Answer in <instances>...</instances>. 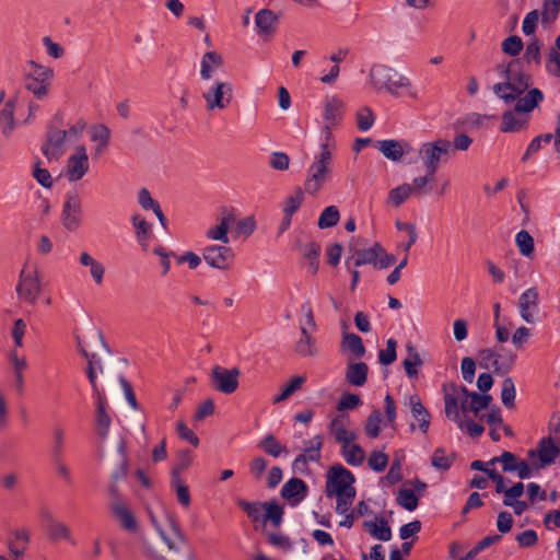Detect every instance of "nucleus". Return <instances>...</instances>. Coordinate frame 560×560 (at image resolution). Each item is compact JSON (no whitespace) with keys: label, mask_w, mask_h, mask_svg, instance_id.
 <instances>
[{"label":"nucleus","mask_w":560,"mask_h":560,"mask_svg":"<svg viewBox=\"0 0 560 560\" xmlns=\"http://www.w3.org/2000/svg\"><path fill=\"white\" fill-rule=\"evenodd\" d=\"M495 70L501 81L492 86V92L505 105L517 102L530 90L532 75L522 69L518 60L498 63Z\"/></svg>","instance_id":"f257e3e1"},{"label":"nucleus","mask_w":560,"mask_h":560,"mask_svg":"<svg viewBox=\"0 0 560 560\" xmlns=\"http://www.w3.org/2000/svg\"><path fill=\"white\" fill-rule=\"evenodd\" d=\"M544 101L542 92L534 88L522 98L514 102V107L505 110L501 116L500 131L504 133L526 130L532 112Z\"/></svg>","instance_id":"f03ea898"},{"label":"nucleus","mask_w":560,"mask_h":560,"mask_svg":"<svg viewBox=\"0 0 560 560\" xmlns=\"http://www.w3.org/2000/svg\"><path fill=\"white\" fill-rule=\"evenodd\" d=\"M369 78L371 85L376 90L385 89L392 95L398 96V90L404 89L408 97L415 101L420 100V95L413 88L410 79L406 75L398 74L393 68L386 65H373L370 69Z\"/></svg>","instance_id":"7ed1b4c3"},{"label":"nucleus","mask_w":560,"mask_h":560,"mask_svg":"<svg viewBox=\"0 0 560 560\" xmlns=\"http://www.w3.org/2000/svg\"><path fill=\"white\" fill-rule=\"evenodd\" d=\"M334 143L323 142L320 152L314 155V162L307 170V177L304 182V190L308 195L317 194L331 174Z\"/></svg>","instance_id":"20e7f679"},{"label":"nucleus","mask_w":560,"mask_h":560,"mask_svg":"<svg viewBox=\"0 0 560 560\" xmlns=\"http://www.w3.org/2000/svg\"><path fill=\"white\" fill-rule=\"evenodd\" d=\"M151 522L165 544L171 558L179 555L182 546L188 544L176 520L167 512L164 513L163 522H159L153 514H150Z\"/></svg>","instance_id":"39448f33"},{"label":"nucleus","mask_w":560,"mask_h":560,"mask_svg":"<svg viewBox=\"0 0 560 560\" xmlns=\"http://www.w3.org/2000/svg\"><path fill=\"white\" fill-rule=\"evenodd\" d=\"M453 154L452 142L444 138L424 142L418 150L419 159L429 174H435L441 163L447 162Z\"/></svg>","instance_id":"423d86ee"},{"label":"nucleus","mask_w":560,"mask_h":560,"mask_svg":"<svg viewBox=\"0 0 560 560\" xmlns=\"http://www.w3.org/2000/svg\"><path fill=\"white\" fill-rule=\"evenodd\" d=\"M345 103L336 95H327L324 98L323 104V119L324 124L322 132L324 135V141L328 143L332 142V130L339 125L345 114Z\"/></svg>","instance_id":"0eeeda50"},{"label":"nucleus","mask_w":560,"mask_h":560,"mask_svg":"<svg viewBox=\"0 0 560 560\" xmlns=\"http://www.w3.org/2000/svg\"><path fill=\"white\" fill-rule=\"evenodd\" d=\"M202 98L206 102L207 110H224L232 102L233 85L229 81L215 80L202 92Z\"/></svg>","instance_id":"6e6552de"},{"label":"nucleus","mask_w":560,"mask_h":560,"mask_svg":"<svg viewBox=\"0 0 560 560\" xmlns=\"http://www.w3.org/2000/svg\"><path fill=\"white\" fill-rule=\"evenodd\" d=\"M354 481L353 474L342 465L337 464L331 466L327 471V497L332 498L335 494L355 492V488L353 487Z\"/></svg>","instance_id":"1a4fd4ad"},{"label":"nucleus","mask_w":560,"mask_h":560,"mask_svg":"<svg viewBox=\"0 0 560 560\" xmlns=\"http://www.w3.org/2000/svg\"><path fill=\"white\" fill-rule=\"evenodd\" d=\"M15 291L20 300L31 305L36 304L42 292L38 271L24 267L20 272Z\"/></svg>","instance_id":"9d476101"},{"label":"nucleus","mask_w":560,"mask_h":560,"mask_svg":"<svg viewBox=\"0 0 560 560\" xmlns=\"http://www.w3.org/2000/svg\"><path fill=\"white\" fill-rule=\"evenodd\" d=\"M68 148V131L66 129H59L54 126H49L45 141L42 145V153L50 161L59 160L67 151Z\"/></svg>","instance_id":"9b49d317"},{"label":"nucleus","mask_w":560,"mask_h":560,"mask_svg":"<svg viewBox=\"0 0 560 560\" xmlns=\"http://www.w3.org/2000/svg\"><path fill=\"white\" fill-rule=\"evenodd\" d=\"M466 395L467 388L464 386H458L454 383L443 386L445 416L454 421L460 430L464 429V418L459 413V401L460 397H465Z\"/></svg>","instance_id":"f8f14e48"},{"label":"nucleus","mask_w":560,"mask_h":560,"mask_svg":"<svg viewBox=\"0 0 560 560\" xmlns=\"http://www.w3.org/2000/svg\"><path fill=\"white\" fill-rule=\"evenodd\" d=\"M202 258L209 267L226 271L231 269L235 254L226 244L208 245L202 249Z\"/></svg>","instance_id":"ddd939ff"},{"label":"nucleus","mask_w":560,"mask_h":560,"mask_svg":"<svg viewBox=\"0 0 560 560\" xmlns=\"http://www.w3.org/2000/svg\"><path fill=\"white\" fill-rule=\"evenodd\" d=\"M240 376V369H224L220 365H214L210 373L213 387L225 395L233 394L238 388Z\"/></svg>","instance_id":"4468645a"},{"label":"nucleus","mask_w":560,"mask_h":560,"mask_svg":"<svg viewBox=\"0 0 560 560\" xmlns=\"http://www.w3.org/2000/svg\"><path fill=\"white\" fill-rule=\"evenodd\" d=\"M90 162L86 148L78 145L74 152L68 158L66 165V175L69 182H78L89 172Z\"/></svg>","instance_id":"2eb2a0df"},{"label":"nucleus","mask_w":560,"mask_h":560,"mask_svg":"<svg viewBox=\"0 0 560 560\" xmlns=\"http://www.w3.org/2000/svg\"><path fill=\"white\" fill-rule=\"evenodd\" d=\"M280 22V13L270 9H261L255 14L256 34L264 40L273 37Z\"/></svg>","instance_id":"dca6fc26"},{"label":"nucleus","mask_w":560,"mask_h":560,"mask_svg":"<svg viewBox=\"0 0 560 560\" xmlns=\"http://www.w3.org/2000/svg\"><path fill=\"white\" fill-rule=\"evenodd\" d=\"M219 224L210 226L206 236L209 240L221 242L222 244H229V230L230 226L235 222V215L232 209H223L220 217L218 218Z\"/></svg>","instance_id":"f3484780"},{"label":"nucleus","mask_w":560,"mask_h":560,"mask_svg":"<svg viewBox=\"0 0 560 560\" xmlns=\"http://www.w3.org/2000/svg\"><path fill=\"white\" fill-rule=\"evenodd\" d=\"M16 102V97L9 98L0 109V133L7 140L12 138L19 125L15 119Z\"/></svg>","instance_id":"a211bd4d"},{"label":"nucleus","mask_w":560,"mask_h":560,"mask_svg":"<svg viewBox=\"0 0 560 560\" xmlns=\"http://www.w3.org/2000/svg\"><path fill=\"white\" fill-rule=\"evenodd\" d=\"M376 148L386 159L394 162H399L405 154H409L412 151L409 142L394 139L377 141Z\"/></svg>","instance_id":"6ab92c4d"},{"label":"nucleus","mask_w":560,"mask_h":560,"mask_svg":"<svg viewBox=\"0 0 560 560\" xmlns=\"http://www.w3.org/2000/svg\"><path fill=\"white\" fill-rule=\"evenodd\" d=\"M520 315L524 322L532 324L535 322L538 312V291L536 288L527 289L518 300Z\"/></svg>","instance_id":"aec40b11"},{"label":"nucleus","mask_w":560,"mask_h":560,"mask_svg":"<svg viewBox=\"0 0 560 560\" xmlns=\"http://www.w3.org/2000/svg\"><path fill=\"white\" fill-rule=\"evenodd\" d=\"M560 450L552 438H544L538 444L537 451H529V456L537 455L539 458V466L546 467L551 465L559 456Z\"/></svg>","instance_id":"412c9836"},{"label":"nucleus","mask_w":560,"mask_h":560,"mask_svg":"<svg viewBox=\"0 0 560 560\" xmlns=\"http://www.w3.org/2000/svg\"><path fill=\"white\" fill-rule=\"evenodd\" d=\"M306 494L307 486L302 479L299 478L289 479L281 489V497L292 505H295L304 500Z\"/></svg>","instance_id":"4be33fe9"},{"label":"nucleus","mask_w":560,"mask_h":560,"mask_svg":"<svg viewBox=\"0 0 560 560\" xmlns=\"http://www.w3.org/2000/svg\"><path fill=\"white\" fill-rule=\"evenodd\" d=\"M347 417L339 415L332 418L328 425V431L334 435L335 441L341 445L357 440V432L347 429Z\"/></svg>","instance_id":"5701e85b"},{"label":"nucleus","mask_w":560,"mask_h":560,"mask_svg":"<svg viewBox=\"0 0 560 560\" xmlns=\"http://www.w3.org/2000/svg\"><path fill=\"white\" fill-rule=\"evenodd\" d=\"M223 57L217 51H207L200 60V78L209 81L223 67Z\"/></svg>","instance_id":"b1692460"},{"label":"nucleus","mask_w":560,"mask_h":560,"mask_svg":"<svg viewBox=\"0 0 560 560\" xmlns=\"http://www.w3.org/2000/svg\"><path fill=\"white\" fill-rule=\"evenodd\" d=\"M30 532L25 528L15 529L12 532L11 538L8 540V549L14 560H18L24 556L30 542Z\"/></svg>","instance_id":"393cba45"},{"label":"nucleus","mask_w":560,"mask_h":560,"mask_svg":"<svg viewBox=\"0 0 560 560\" xmlns=\"http://www.w3.org/2000/svg\"><path fill=\"white\" fill-rule=\"evenodd\" d=\"M94 399L96 404L95 421L97 432L101 439H106L112 424V419L106 410L107 399L105 395Z\"/></svg>","instance_id":"a878e982"},{"label":"nucleus","mask_w":560,"mask_h":560,"mask_svg":"<svg viewBox=\"0 0 560 560\" xmlns=\"http://www.w3.org/2000/svg\"><path fill=\"white\" fill-rule=\"evenodd\" d=\"M112 515L119 522L120 526L129 532L138 528V522L126 503L108 505Z\"/></svg>","instance_id":"bb28decb"},{"label":"nucleus","mask_w":560,"mask_h":560,"mask_svg":"<svg viewBox=\"0 0 560 560\" xmlns=\"http://www.w3.org/2000/svg\"><path fill=\"white\" fill-rule=\"evenodd\" d=\"M378 250H376V243L366 249H354L353 254L346 258V266L350 269L351 264L359 268L363 265L370 264L376 267Z\"/></svg>","instance_id":"cd10ccee"},{"label":"nucleus","mask_w":560,"mask_h":560,"mask_svg":"<svg viewBox=\"0 0 560 560\" xmlns=\"http://www.w3.org/2000/svg\"><path fill=\"white\" fill-rule=\"evenodd\" d=\"M48 538L54 542L66 540L71 545H77V541L72 537L70 527L62 521L51 518L50 524H47Z\"/></svg>","instance_id":"c85d7f7f"},{"label":"nucleus","mask_w":560,"mask_h":560,"mask_svg":"<svg viewBox=\"0 0 560 560\" xmlns=\"http://www.w3.org/2000/svg\"><path fill=\"white\" fill-rule=\"evenodd\" d=\"M363 527L372 537L378 540L388 541L392 538V529L383 517L365 521Z\"/></svg>","instance_id":"c756f323"},{"label":"nucleus","mask_w":560,"mask_h":560,"mask_svg":"<svg viewBox=\"0 0 560 560\" xmlns=\"http://www.w3.org/2000/svg\"><path fill=\"white\" fill-rule=\"evenodd\" d=\"M302 256L305 260L307 271L312 275H316L319 268V255L320 246L316 242H308L304 245H300Z\"/></svg>","instance_id":"7c9ffc66"},{"label":"nucleus","mask_w":560,"mask_h":560,"mask_svg":"<svg viewBox=\"0 0 560 560\" xmlns=\"http://www.w3.org/2000/svg\"><path fill=\"white\" fill-rule=\"evenodd\" d=\"M409 406L411 415L419 422V429L422 433H427L430 427L431 415L422 405L420 398L417 395L409 397Z\"/></svg>","instance_id":"2f4dec72"},{"label":"nucleus","mask_w":560,"mask_h":560,"mask_svg":"<svg viewBox=\"0 0 560 560\" xmlns=\"http://www.w3.org/2000/svg\"><path fill=\"white\" fill-rule=\"evenodd\" d=\"M79 262L81 266L88 267L90 269V275L96 285L103 283L105 267L102 262L92 257L88 252L80 253Z\"/></svg>","instance_id":"473e14b6"},{"label":"nucleus","mask_w":560,"mask_h":560,"mask_svg":"<svg viewBox=\"0 0 560 560\" xmlns=\"http://www.w3.org/2000/svg\"><path fill=\"white\" fill-rule=\"evenodd\" d=\"M369 368L364 362H349L346 380L353 386H363L366 383Z\"/></svg>","instance_id":"72a5a7b5"},{"label":"nucleus","mask_w":560,"mask_h":560,"mask_svg":"<svg viewBox=\"0 0 560 560\" xmlns=\"http://www.w3.org/2000/svg\"><path fill=\"white\" fill-rule=\"evenodd\" d=\"M90 138L96 143L95 152L101 154L109 144L110 130L104 124H96L90 127Z\"/></svg>","instance_id":"f704fd0d"},{"label":"nucleus","mask_w":560,"mask_h":560,"mask_svg":"<svg viewBox=\"0 0 560 560\" xmlns=\"http://www.w3.org/2000/svg\"><path fill=\"white\" fill-rule=\"evenodd\" d=\"M560 14V0H544L539 11L540 23L544 27L552 25Z\"/></svg>","instance_id":"c9c22d12"},{"label":"nucleus","mask_w":560,"mask_h":560,"mask_svg":"<svg viewBox=\"0 0 560 560\" xmlns=\"http://www.w3.org/2000/svg\"><path fill=\"white\" fill-rule=\"evenodd\" d=\"M340 347L343 351H350L354 359H361L365 354V347L361 337L353 332L342 334Z\"/></svg>","instance_id":"e433bc0d"},{"label":"nucleus","mask_w":560,"mask_h":560,"mask_svg":"<svg viewBox=\"0 0 560 560\" xmlns=\"http://www.w3.org/2000/svg\"><path fill=\"white\" fill-rule=\"evenodd\" d=\"M407 357L402 361L405 372L408 377L413 378L418 375V368L422 365V360L417 348L411 343L406 345Z\"/></svg>","instance_id":"4c0bfd02"},{"label":"nucleus","mask_w":560,"mask_h":560,"mask_svg":"<svg viewBox=\"0 0 560 560\" xmlns=\"http://www.w3.org/2000/svg\"><path fill=\"white\" fill-rule=\"evenodd\" d=\"M340 452L346 463L350 466H360L365 459V452L363 448L353 442L342 444Z\"/></svg>","instance_id":"58836bf2"},{"label":"nucleus","mask_w":560,"mask_h":560,"mask_svg":"<svg viewBox=\"0 0 560 560\" xmlns=\"http://www.w3.org/2000/svg\"><path fill=\"white\" fill-rule=\"evenodd\" d=\"M477 362L480 368L485 370H492L499 374L500 360L498 357V350L493 348H485L478 351Z\"/></svg>","instance_id":"ea45409f"},{"label":"nucleus","mask_w":560,"mask_h":560,"mask_svg":"<svg viewBox=\"0 0 560 560\" xmlns=\"http://www.w3.org/2000/svg\"><path fill=\"white\" fill-rule=\"evenodd\" d=\"M27 66L30 70L24 75V79L35 80L42 83H45L46 81L51 82L54 78V70L51 68L37 63L34 60H30Z\"/></svg>","instance_id":"a19ab883"},{"label":"nucleus","mask_w":560,"mask_h":560,"mask_svg":"<svg viewBox=\"0 0 560 560\" xmlns=\"http://www.w3.org/2000/svg\"><path fill=\"white\" fill-rule=\"evenodd\" d=\"M322 447L323 436L318 434L304 442V448L301 454L307 462L318 463L322 458Z\"/></svg>","instance_id":"79ce46f5"},{"label":"nucleus","mask_w":560,"mask_h":560,"mask_svg":"<svg viewBox=\"0 0 560 560\" xmlns=\"http://www.w3.org/2000/svg\"><path fill=\"white\" fill-rule=\"evenodd\" d=\"M305 382H306L305 375L292 376L290 378V382L282 387L281 393L273 397L272 402L279 404V402L287 400L291 395H293L295 392L300 390Z\"/></svg>","instance_id":"37998d69"},{"label":"nucleus","mask_w":560,"mask_h":560,"mask_svg":"<svg viewBox=\"0 0 560 560\" xmlns=\"http://www.w3.org/2000/svg\"><path fill=\"white\" fill-rule=\"evenodd\" d=\"M237 505L253 522L264 521L265 502H248L245 500H238Z\"/></svg>","instance_id":"c03bdc74"},{"label":"nucleus","mask_w":560,"mask_h":560,"mask_svg":"<svg viewBox=\"0 0 560 560\" xmlns=\"http://www.w3.org/2000/svg\"><path fill=\"white\" fill-rule=\"evenodd\" d=\"M412 189L410 184H402L396 188H393L388 194L387 202L396 208L400 207L410 196Z\"/></svg>","instance_id":"a18cd8bd"},{"label":"nucleus","mask_w":560,"mask_h":560,"mask_svg":"<svg viewBox=\"0 0 560 560\" xmlns=\"http://www.w3.org/2000/svg\"><path fill=\"white\" fill-rule=\"evenodd\" d=\"M382 422H383L382 412L378 409H374L366 419V422L364 425L365 434L371 439L377 438L382 430L381 429Z\"/></svg>","instance_id":"49530a36"},{"label":"nucleus","mask_w":560,"mask_h":560,"mask_svg":"<svg viewBox=\"0 0 560 560\" xmlns=\"http://www.w3.org/2000/svg\"><path fill=\"white\" fill-rule=\"evenodd\" d=\"M396 501L398 505L411 512L418 508L419 495H417L412 489H400Z\"/></svg>","instance_id":"de8ad7c7"},{"label":"nucleus","mask_w":560,"mask_h":560,"mask_svg":"<svg viewBox=\"0 0 560 560\" xmlns=\"http://www.w3.org/2000/svg\"><path fill=\"white\" fill-rule=\"evenodd\" d=\"M340 220V213L336 206L326 207L319 218H318V228L319 229H328L337 225Z\"/></svg>","instance_id":"09e8293b"},{"label":"nucleus","mask_w":560,"mask_h":560,"mask_svg":"<svg viewBox=\"0 0 560 560\" xmlns=\"http://www.w3.org/2000/svg\"><path fill=\"white\" fill-rule=\"evenodd\" d=\"M434 174H429L425 172V175L418 176L412 179L411 189L412 194L417 197H423L431 191L430 184L433 180Z\"/></svg>","instance_id":"8fccbe9b"},{"label":"nucleus","mask_w":560,"mask_h":560,"mask_svg":"<svg viewBox=\"0 0 560 560\" xmlns=\"http://www.w3.org/2000/svg\"><path fill=\"white\" fill-rule=\"evenodd\" d=\"M259 447L272 457H279L281 454L288 453L285 446H282L272 434H267L259 442Z\"/></svg>","instance_id":"3c124183"},{"label":"nucleus","mask_w":560,"mask_h":560,"mask_svg":"<svg viewBox=\"0 0 560 560\" xmlns=\"http://www.w3.org/2000/svg\"><path fill=\"white\" fill-rule=\"evenodd\" d=\"M497 350L500 360L499 374L504 375L509 373L514 366L516 361V354L512 350L506 349L504 347H499Z\"/></svg>","instance_id":"603ef678"},{"label":"nucleus","mask_w":560,"mask_h":560,"mask_svg":"<svg viewBox=\"0 0 560 560\" xmlns=\"http://www.w3.org/2000/svg\"><path fill=\"white\" fill-rule=\"evenodd\" d=\"M50 84V81L42 83L35 80L24 79V88L31 92L37 101H44L48 96Z\"/></svg>","instance_id":"864d4df0"},{"label":"nucleus","mask_w":560,"mask_h":560,"mask_svg":"<svg viewBox=\"0 0 560 560\" xmlns=\"http://www.w3.org/2000/svg\"><path fill=\"white\" fill-rule=\"evenodd\" d=\"M283 509L276 502H265V514L264 522H271V524L278 527L282 523Z\"/></svg>","instance_id":"5fc2aeb1"},{"label":"nucleus","mask_w":560,"mask_h":560,"mask_svg":"<svg viewBox=\"0 0 560 560\" xmlns=\"http://www.w3.org/2000/svg\"><path fill=\"white\" fill-rule=\"evenodd\" d=\"M304 200V192L301 188H295L284 200L283 213L293 215L301 207Z\"/></svg>","instance_id":"6e6d98bb"},{"label":"nucleus","mask_w":560,"mask_h":560,"mask_svg":"<svg viewBox=\"0 0 560 560\" xmlns=\"http://www.w3.org/2000/svg\"><path fill=\"white\" fill-rule=\"evenodd\" d=\"M515 385L511 377H506L502 382L501 400L502 404L510 409L515 407Z\"/></svg>","instance_id":"4d7b16f0"},{"label":"nucleus","mask_w":560,"mask_h":560,"mask_svg":"<svg viewBox=\"0 0 560 560\" xmlns=\"http://www.w3.org/2000/svg\"><path fill=\"white\" fill-rule=\"evenodd\" d=\"M515 242L523 256H532L534 253V238L526 230H522L516 234Z\"/></svg>","instance_id":"13d9d810"},{"label":"nucleus","mask_w":560,"mask_h":560,"mask_svg":"<svg viewBox=\"0 0 560 560\" xmlns=\"http://www.w3.org/2000/svg\"><path fill=\"white\" fill-rule=\"evenodd\" d=\"M492 397L489 394H478L470 392L469 411L476 416L482 410L489 407Z\"/></svg>","instance_id":"bf43d9fd"},{"label":"nucleus","mask_w":560,"mask_h":560,"mask_svg":"<svg viewBox=\"0 0 560 560\" xmlns=\"http://www.w3.org/2000/svg\"><path fill=\"white\" fill-rule=\"evenodd\" d=\"M132 225L136 230L137 240L145 246V242L149 238L151 225L142 218L140 214H135L132 217Z\"/></svg>","instance_id":"052dcab7"},{"label":"nucleus","mask_w":560,"mask_h":560,"mask_svg":"<svg viewBox=\"0 0 560 560\" xmlns=\"http://www.w3.org/2000/svg\"><path fill=\"white\" fill-rule=\"evenodd\" d=\"M540 48H541L540 40L536 36H533L532 39L526 45L525 52L523 55L524 60L527 63L534 62L536 65H539L540 63Z\"/></svg>","instance_id":"680f3d73"},{"label":"nucleus","mask_w":560,"mask_h":560,"mask_svg":"<svg viewBox=\"0 0 560 560\" xmlns=\"http://www.w3.org/2000/svg\"><path fill=\"white\" fill-rule=\"evenodd\" d=\"M172 487L175 489L178 502L188 508L190 505L189 488L182 481L179 476L172 477Z\"/></svg>","instance_id":"e2e57ef3"},{"label":"nucleus","mask_w":560,"mask_h":560,"mask_svg":"<svg viewBox=\"0 0 560 560\" xmlns=\"http://www.w3.org/2000/svg\"><path fill=\"white\" fill-rule=\"evenodd\" d=\"M454 455H446L443 448H436L432 455L431 464L438 470H447L452 466Z\"/></svg>","instance_id":"0e129e2a"},{"label":"nucleus","mask_w":560,"mask_h":560,"mask_svg":"<svg viewBox=\"0 0 560 560\" xmlns=\"http://www.w3.org/2000/svg\"><path fill=\"white\" fill-rule=\"evenodd\" d=\"M497 463L502 464V470L504 472L515 471L517 465V457L511 452H503L500 456L493 457L488 462V465H494Z\"/></svg>","instance_id":"69168bd1"},{"label":"nucleus","mask_w":560,"mask_h":560,"mask_svg":"<svg viewBox=\"0 0 560 560\" xmlns=\"http://www.w3.org/2000/svg\"><path fill=\"white\" fill-rule=\"evenodd\" d=\"M523 47V40L517 35L509 36L501 44L502 51L511 57L517 56L522 51Z\"/></svg>","instance_id":"338daca9"},{"label":"nucleus","mask_w":560,"mask_h":560,"mask_svg":"<svg viewBox=\"0 0 560 560\" xmlns=\"http://www.w3.org/2000/svg\"><path fill=\"white\" fill-rule=\"evenodd\" d=\"M294 351L303 358L314 357L317 353L315 339H302L300 338L295 346Z\"/></svg>","instance_id":"774afa93"}]
</instances>
